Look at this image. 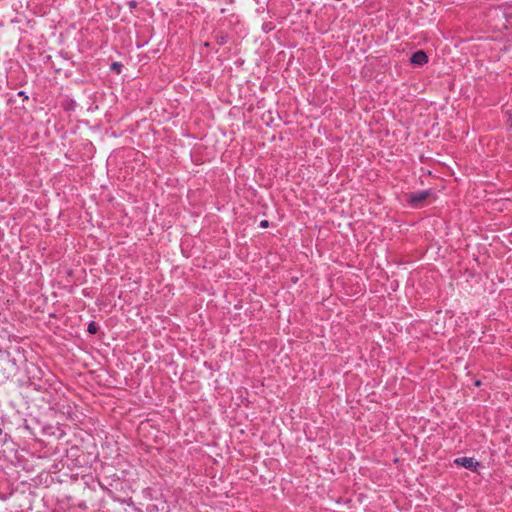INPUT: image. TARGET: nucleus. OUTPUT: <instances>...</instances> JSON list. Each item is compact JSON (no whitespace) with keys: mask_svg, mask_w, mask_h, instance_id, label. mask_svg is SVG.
Masks as SVG:
<instances>
[{"mask_svg":"<svg viewBox=\"0 0 512 512\" xmlns=\"http://www.w3.org/2000/svg\"><path fill=\"white\" fill-rule=\"evenodd\" d=\"M410 62L413 65L423 66L424 64H426L428 62V56L425 51L418 50L412 54V56L410 58Z\"/></svg>","mask_w":512,"mask_h":512,"instance_id":"4","label":"nucleus"},{"mask_svg":"<svg viewBox=\"0 0 512 512\" xmlns=\"http://www.w3.org/2000/svg\"><path fill=\"white\" fill-rule=\"evenodd\" d=\"M121 68H122V65L118 62H114L112 65H111V69L116 71L117 73H120L121 72Z\"/></svg>","mask_w":512,"mask_h":512,"instance_id":"7","label":"nucleus"},{"mask_svg":"<svg viewBox=\"0 0 512 512\" xmlns=\"http://www.w3.org/2000/svg\"><path fill=\"white\" fill-rule=\"evenodd\" d=\"M506 115H507V118H508V124H509V128L512 129V108L507 110L506 112Z\"/></svg>","mask_w":512,"mask_h":512,"instance_id":"8","label":"nucleus"},{"mask_svg":"<svg viewBox=\"0 0 512 512\" xmlns=\"http://www.w3.org/2000/svg\"><path fill=\"white\" fill-rule=\"evenodd\" d=\"M98 325L96 322L92 321L88 324V328H87V331L90 333V334H96L98 332Z\"/></svg>","mask_w":512,"mask_h":512,"instance_id":"6","label":"nucleus"},{"mask_svg":"<svg viewBox=\"0 0 512 512\" xmlns=\"http://www.w3.org/2000/svg\"><path fill=\"white\" fill-rule=\"evenodd\" d=\"M18 94L19 96L24 97V91H20Z\"/></svg>","mask_w":512,"mask_h":512,"instance_id":"12","label":"nucleus"},{"mask_svg":"<svg viewBox=\"0 0 512 512\" xmlns=\"http://www.w3.org/2000/svg\"><path fill=\"white\" fill-rule=\"evenodd\" d=\"M130 6L131 7H135L136 6V2L135 1L130 2Z\"/></svg>","mask_w":512,"mask_h":512,"instance_id":"10","label":"nucleus"},{"mask_svg":"<svg viewBox=\"0 0 512 512\" xmlns=\"http://www.w3.org/2000/svg\"><path fill=\"white\" fill-rule=\"evenodd\" d=\"M454 462L456 465L462 466V467L472 470V471H475L479 465V463L477 461H475V459L472 457H460V458L455 459Z\"/></svg>","mask_w":512,"mask_h":512,"instance_id":"3","label":"nucleus"},{"mask_svg":"<svg viewBox=\"0 0 512 512\" xmlns=\"http://www.w3.org/2000/svg\"><path fill=\"white\" fill-rule=\"evenodd\" d=\"M490 16L497 19V28L512 27V6H497L490 11Z\"/></svg>","mask_w":512,"mask_h":512,"instance_id":"1","label":"nucleus"},{"mask_svg":"<svg viewBox=\"0 0 512 512\" xmlns=\"http://www.w3.org/2000/svg\"><path fill=\"white\" fill-rule=\"evenodd\" d=\"M260 227L261 228H268L269 227V221L268 220H262L260 222Z\"/></svg>","mask_w":512,"mask_h":512,"instance_id":"9","label":"nucleus"},{"mask_svg":"<svg viewBox=\"0 0 512 512\" xmlns=\"http://www.w3.org/2000/svg\"><path fill=\"white\" fill-rule=\"evenodd\" d=\"M430 195L429 190L418 191L414 193H410L408 197V202L412 206H418L421 202L426 200Z\"/></svg>","mask_w":512,"mask_h":512,"instance_id":"2","label":"nucleus"},{"mask_svg":"<svg viewBox=\"0 0 512 512\" xmlns=\"http://www.w3.org/2000/svg\"><path fill=\"white\" fill-rule=\"evenodd\" d=\"M228 39H229L228 34L225 32H222V31L218 32L215 35V41L220 46L225 45L228 42Z\"/></svg>","mask_w":512,"mask_h":512,"instance_id":"5","label":"nucleus"},{"mask_svg":"<svg viewBox=\"0 0 512 512\" xmlns=\"http://www.w3.org/2000/svg\"><path fill=\"white\" fill-rule=\"evenodd\" d=\"M481 385V381L477 380L475 381V386H480Z\"/></svg>","mask_w":512,"mask_h":512,"instance_id":"11","label":"nucleus"}]
</instances>
